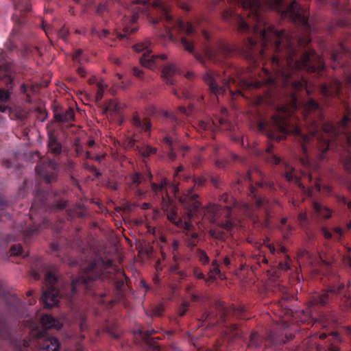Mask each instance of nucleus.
Returning <instances> with one entry per match:
<instances>
[{"label": "nucleus", "instance_id": "nucleus-37", "mask_svg": "<svg viewBox=\"0 0 351 351\" xmlns=\"http://www.w3.org/2000/svg\"><path fill=\"white\" fill-rule=\"evenodd\" d=\"M285 261L279 262L278 267L281 270L287 271L290 267V265H289V256L287 255H285Z\"/></svg>", "mask_w": 351, "mask_h": 351}, {"label": "nucleus", "instance_id": "nucleus-12", "mask_svg": "<svg viewBox=\"0 0 351 351\" xmlns=\"http://www.w3.org/2000/svg\"><path fill=\"white\" fill-rule=\"evenodd\" d=\"M251 176L250 173L245 176L244 180L247 182V193L252 199V205L255 206L256 208H261L264 206L267 203V199L265 197H261V193L258 192V189L267 187L270 189L273 187V184L267 182L265 180H261L256 182V186H253L251 182Z\"/></svg>", "mask_w": 351, "mask_h": 351}, {"label": "nucleus", "instance_id": "nucleus-32", "mask_svg": "<svg viewBox=\"0 0 351 351\" xmlns=\"http://www.w3.org/2000/svg\"><path fill=\"white\" fill-rule=\"evenodd\" d=\"M195 289V287L194 286L190 285H186L185 288L187 297L190 298L192 301H195L197 298Z\"/></svg>", "mask_w": 351, "mask_h": 351}, {"label": "nucleus", "instance_id": "nucleus-39", "mask_svg": "<svg viewBox=\"0 0 351 351\" xmlns=\"http://www.w3.org/2000/svg\"><path fill=\"white\" fill-rule=\"evenodd\" d=\"M130 73L135 77L141 79L143 77V70L137 66H132L130 69Z\"/></svg>", "mask_w": 351, "mask_h": 351}, {"label": "nucleus", "instance_id": "nucleus-4", "mask_svg": "<svg viewBox=\"0 0 351 351\" xmlns=\"http://www.w3.org/2000/svg\"><path fill=\"white\" fill-rule=\"evenodd\" d=\"M219 201L220 204H210L206 208H200L199 202V215L203 214L204 217L215 223L209 231L212 237L224 240L233 227V223L229 220L232 197L227 193H223L220 195Z\"/></svg>", "mask_w": 351, "mask_h": 351}, {"label": "nucleus", "instance_id": "nucleus-62", "mask_svg": "<svg viewBox=\"0 0 351 351\" xmlns=\"http://www.w3.org/2000/svg\"><path fill=\"white\" fill-rule=\"evenodd\" d=\"M51 247L53 251H57L59 249V245L57 243H52L51 244Z\"/></svg>", "mask_w": 351, "mask_h": 351}, {"label": "nucleus", "instance_id": "nucleus-29", "mask_svg": "<svg viewBox=\"0 0 351 351\" xmlns=\"http://www.w3.org/2000/svg\"><path fill=\"white\" fill-rule=\"evenodd\" d=\"M10 254L12 256H21L23 257H26L28 256V252L25 251L23 249L22 246L20 244L13 245L10 247Z\"/></svg>", "mask_w": 351, "mask_h": 351}, {"label": "nucleus", "instance_id": "nucleus-38", "mask_svg": "<svg viewBox=\"0 0 351 351\" xmlns=\"http://www.w3.org/2000/svg\"><path fill=\"white\" fill-rule=\"evenodd\" d=\"M298 221L302 228H304L307 222V216L305 213H300L298 216Z\"/></svg>", "mask_w": 351, "mask_h": 351}, {"label": "nucleus", "instance_id": "nucleus-36", "mask_svg": "<svg viewBox=\"0 0 351 351\" xmlns=\"http://www.w3.org/2000/svg\"><path fill=\"white\" fill-rule=\"evenodd\" d=\"M336 199L339 203L346 205L351 212V201H348L346 197L339 195L336 196Z\"/></svg>", "mask_w": 351, "mask_h": 351}, {"label": "nucleus", "instance_id": "nucleus-26", "mask_svg": "<svg viewBox=\"0 0 351 351\" xmlns=\"http://www.w3.org/2000/svg\"><path fill=\"white\" fill-rule=\"evenodd\" d=\"M15 9L21 12H29L30 10V4L29 0H14Z\"/></svg>", "mask_w": 351, "mask_h": 351}, {"label": "nucleus", "instance_id": "nucleus-51", "mask_svg": "<svg viewBox=\"0 0 351 351\" xmlns=\"http://www.w3.org/2000/svg\"><path fill=\"white\" fill-rule=\"evenodd\" d=\"M80 328L82 332L85 331L88 329V326L86 322V319L84 318H82L80 324Z\"/></svg>", "mask_w": 351, "mask_h": 351}, {"label": "nucleus", "instance_id": "nucleus-30", "mask_svg": "<svg viewBox=\"0 0 351 351\" xmlns=\"http://www.w3.org/2000/svg\"><path fill=\"white\" fill-rule=\"evenodd\" d=\"M261 341L259 335L256 332H252L250 336L248 347L256 348L261 345Z\"/></svg>", "mask_w": 351, "mask_h": 351}, {"label": "nucleus", "instance_id": "nucleus-58", "mask_svg": "<svg viewBox=\"0 0 351 351\" xmlns=\"http://www.w3.org/2000/svg\"><path fill=\"white\" fill-rule=\"evenodd\" d=\"M189 150V147L186 146H180L179 147V151L180 152H182V156H184L185 155V152H187Z\"/></svg>", "mask_w": 351, "mask_h": 351}, {"label": "nucleus", "instance_id": "nucleus-8", "mask_svg": "<svg viewBox=\"0 0 351 351\" xmlns=\"http://www.w3.org/2000/svg\"><path fill=\"white\" fill-rule=\"evenodd\" d=\"M0 304H5L9 312L14 315H19L21 301L14 294L7 292L0 283ZM0 339L11 345L19 346L13 335L12 329L6 319L0 315Z\"/></svg>", "mask_w": 351, "mask_h": 351}, {"label": "nucleus", "instance_id": "nucleus-46", "mask_svg": "<svg viewBox=\"0 0 351 351\" xmlns=\"http://www.w3.org/2000/svg\"><path fill=\"white\" fill-rule=\"evenodd\" d=\"M233 189L234 190H238V191H243L244 189V186H243V181L241 178H239L237 181V183L235 184L234 186H233Z\"/></svg>", "mask_w": 351, "mask_h": 351}, {"label": "nucleus", "instance_id": "nucleus-50", "mask_svg": "<svg viewBox=\"0 0 351 351\" xmlns=\"http://www.w3.org/2000/svg\"><path fill=\"white\" fill-rule=\"evenodd\" d=\"M110 60L114 63V64L117 65V66H120L121 64V60L119 58H117L114 56H110Z\"/></svg>", "mask_w": 351, "mask_h": 351}, {"label": "nucleus", "instance_id": "nucleus-25", "mask_svg": "<svg viewBox=\"0 0 351 351\" xmlns=\"http://www.w3.org/2000/svg\"><path fill=\"white\" fill-rule=\"evenodd\" d=\"M221 272L219 269V265L216 261H213L212 263V268L209 270L206 281L208 282H213L215 280L217 276H219Z\"/></svg>", "mask_w": 351, "mask_h": 351}, {"label": "nucleus", "instance_id": "nucleus-60", "mask_svg": "<svg viewBox=\"0 0 351 351\" xmlns=\"http://www.w3.org/2000/svg\"><path fill=\"white\" fill-rule=\"evenodd\" d=\"M302 176L306 178L308 181L312 180V176L311 173L302 172Z\"/></svg>", "mask_w": 351, "mask_h": 351}, {"label": "nucleus", "instance_id": "nucleus-35", "mask_svg": "<svg viewBox=\"0 0 351 351\" xmlns=\"http://www.w3.org/2000/svg\"><path fill=\"white\" fill-rule=\"evenodd\" d=\"M218 51L213 47H207L205 49L206 56L210 60H214Z\"/></svg>", "mask_w": 351, "mask_h": 351}, {"label": "nucleus", "instance_id": "nucleus-13", "mask_svg": "<svg viewBox=\"0 0 351 351\" xmlns=\"http://www.w3.org/2000/svg\"><path fill=\"white\" fill-rule=\"evenodd\" d=\"M219 79V75L210 70L207 71L203 77V80L208 85L210 92L215 95H223L227 88L229 89L230 93L233 95V92L230 87V82L235 83V80L232 78L223 80V86H221L218 84Z\"/></svg>", "mask_w": 351, "mask_h": 351}, {"label": "nucleus", "instance_id": "nucleus-45", "mask_svg": "<svg viewBox=\"0 0 351 351\" xmlns=\"http://www.w3.org/2000/svg\"><path fill=\"white\" fill-rule=\"evenodd\" d=\"M107 6L106 4L100 3L97 6V12L100 15H103L105 12L107 11Z\"/></svg>", "mask_w": 351, "mask_h": 351}, {"label": "nucleus", "instance_id": "nucleus-7", "mask_svg": "<svg viewBox=\"0 0 351 351\" xmlns=\"http://www.w3.org/2000/svg\"><path fill=\"white\" fill-rule=\"evenodd\" d=\"M62 324L50 315H43L40 318V324L32 327L30 337L38 341V345L43 351H58L60 343L58 339L51 336L48 330L61 329Z\"/></svg>", "mask_w": 351, "mask_h": 351}, {"label": "nucleus", "instance_id": "nucleus-5", "mask_svg": "<svg viewBox=\"0 0 351 351\" xmlns=\"http://www.w3.org/2000/svg\"><path fill=\"white\" fill-rule=\"evenodd\" d=\"M49 193L37 190L34 199L30 208L29 219L32 224L28 228L23 230L25 238H32L36 235L40 229L49 226L50 223L45 217V213L53 209L63 210L66 208V201L60 199L53 204L48 201Z\"/></svg>", "mask_w": 351, "mask_h": 351}, {"label": "nucleus", "instance_id": "nucleus-59", "mask_svg": "<svg viewBox=\"0 0 351 351\" xmlns=\"http://www.w3.org/2000/svg\"><path fill=\"white\" fill-rule=\"evenodd\" d=\"M268 248L269 250V252L272 254H274L276 252V247H274V245H268Z\"/></svg>", "mask_w": 351, "mask_h": 351}, {"label": "nucleus", "instance_id": "nucleus-53", "mask_svg": "<svg viewBox=\"0 0 351 351\" xmlns=\"http://www.w3.org/2000/svg\"><path fill=\"white\" fill-rule=\"evenodd\" d=\"M286 252H287V248L285 246L281 245H280L278 246V248L276 250V252L278 254H285L286 253Z\"/></svg>", "mask_w": 351, "mask_h": 351}, {"label": "nucleus", "instance_id": "nucleus-52", "mask_svg": "<svg viewBox=\"0 0 351 351\" xmlns=\"http://www.w3.org/2000/svg\"><path fill=\"white\" fill-rule=\"evenodd\" d=\"M8 205L7 201L3 197H0V210H3Z\"/></svg>", "mask_w": 351, "mask_h": 351}, {"label": "nucleus", "instance_id": "nucleus-40", "mask_svg": "<svg viewBox=\"0 0 351 351\" xmlns=\"http://www.w3.org/2000/svg\"><path fill=\"white\" fill-rule=\"evenodd\" d=\"M199 261L202 262L203 264H207L209 262V258L204 251L199 249Z\"/></svg>", "mask_w": 351, "mask_h": 351}, {"label": "nucleus", "instance_id": "nucleus-22", "mask_svg": "<svg viewBox=\"0 0 351 351\" xmlns=\"http://www.w3.org/2000/svg\"><path fill=\"white\" fill-rule=\"evenodd\" d=\"M313 208L319 218L328 219L332 215V210L330 209L317 202L313 203Z\"/></svg>", "mask_w": 351, "mask_h": 351}, {"label": "nucleus", "instance_id": "nucleus-61", "mask_svg": "<svg viewBox=\"0 0 351 351\" xmlns=\"http://www.w3.org/2000/svg\"><path fill=\"white\" fill-rule=\"evenodd\" d=\"M185 76H186V77L187 79H189V80H192V79H193V78H194V77H195V73H193V72H190V71H189V72H187V73L186 74V75H185Z\"/></svg>", "mask_w": 351, "mask_h": 351}, {"label": "nucleus", "instance_id": "nucleus-20", "mask_svg": "<svg viewBox=\"0 0 351 351\" xmlns=\"http://www.w3.org/2000/svg\"><path fill=\"white\" fill-rule=\"evenodd\" d=\"M177 73V69L173 64H167L162 70L161 77L167 85H174L176 80L175 75Z\"/></svg>", "mask_w": 351, "mask_h": 351}, {"label": "nucleus", "instance_id": "nucleus-10", "mask_svg": "<svg viewBox=\"0 0 351 351\" xmlns=\"http://www.w3.org/2000/svg\"><path fill=\"white\" fill-rule=\"evenodd\" d=\"M273 149V145H268L264 156L267 162L276 165H280L282 167L280 173L288 182H292L295 184H298L300 187L304 188V186L300 183V178L295 174V169L290 166L288 162L282 161L280 157L272 153Z\"/></svg>", "mask_w": 351, "mask_h": 351}, {"label": "nucleus", "instance_id": "nucleus-9", "mask_svg": "<svg viewBox=\"0 0 351 351\" xmlns=\"http://www.w3.org/2000/svg\"><path fill=\"white\" fill-rule=\"evenodd\" d=\"M11 64L5 59L3 52L0 53V85L5 86L6 89L0 88V112H5L8 109L7 103L10 99V90L14 82L12 75Z\"/></svg>", "mask_w": 351, "mask_h": 351}, {"label": "nucleus", "instance_id": "nucleus-17", "mask_svg": "<svg viewBox=\"0 0 351 351\" xmlns=\"http://www.w3.org/2000/svg\"><path fill=\"white\" fill-rule=\"evenodd\" d=\"M157 331L154 329H147L146 330H139V333L146 343L147 351H160L159 344L155 341V339L159 340L160 338L152 337V336Z\"/></svg>", "mask_w": 351, "mask_h": 351}, {"label": "nucleus", "instance_id": "nucleus-1", "mask_svg": "<svg viewBox=\"0 0 351 351\" xmlns=\"http://www.w3.org/2000/svg\"><path fill=\"white\" fill-rule=\"evenodd\" d=\"M125 10L122 18L124 34L117 31L110 32L107 29L99 31L93 28L92 34L98 36L106 43L108 41L114 42L117 39L122 40L127 35L134 33L137 30L134 23L138 18L139 13H143L147 15L152 24L158 25L160 29L162 28L163 35L172 41L176 40L175 35L176 34H185L188 37L183 36L181 38L182 45L185 51L192 54L195 58H197L194 48V41L191 38L195 32L193 27L189 22L174 19L170 12L169 3L157 0L151 5L149 0H132L130 4L127 5Z\"/></svg>", "mask_w": 351, "mask_h": 351}, {"label": "nucleus", "instance_id": "nucleus-43", "mask_svg": "<svg viewBox=\"0 0 351 351\" xmlns=\"http://www.w3.org/2000/svg\"><path fill=\"white\" fill-rule=\"evenodd\" d=\"M334 232L336 235L334 237V239L339 240L343 234V230L340 227H335L333 229Z\"/></svg>", "mask_w": 351, "mask_h": 351}, {"label": "nucleus", "instance_id": "nucleus-28", "mask_svg": "<svg viewBox=\"0 0 351 351\" xmlns=\"http://www.w3.org/2000/svg\"><path fill=\"white\" fill-rule=\"evenodd\" d=\"M121 108V104L115 99L110 100L106 106V110L110 111L114 114H119Z\"/></svg>", "mask_w": 351, "mask_h": 351}, {"label": "nucleus", "instance_id": "nucleus-64", "mask_svg": "<svg viewBox=\"0 0 351 351\" xmlns=\"http://www.w3.org/2000/svg\"><path fill=\"white\" fill-rule=\"evenodd\" d=\"M11 162L9 160H5L3 161V165L7 168H9L11 167Z\"/></svg>", "mask_w": 351, "mask_h": 351}, {"label": "nucleus", "instance_id": "nucleus-11", "mask_svg": "<svg viewBox=\"0 0 351 351\" xmlns=\"http://www.w3.org/2000/svg\"><path fill=\"white\" fill-rule=\"evenodd\" d=\"M151 43L146 40L144 43H138L133 46L134 51L137 52H143V55L139 58L140 63L142 66L148 69H155L158 67L159 62L167 58L165 54L151 55L152 50L150 49Z\"/></svg>", "mask_w": 351, "mask_h": 351}, {"label": "nucleus", "instance_id": "nucleus-42", "mask_svg": "<svg viewBox=\"0 0 351 351\" xmlns=\"http://www.w3.org/2000/svg\"><path fill=\"white\" fill-rule=\"evenodd\" d=\"M322 234L324 236V237L325 238V239L326 240H329V239H331L333 237L332 236V234L331 232H330L327 228H323L322 229Z\"/></svg>", "mask_w": 351, "mask_h": 351}, {"label": "nucleus", "instance_id": "nucleus-18", "mask_svg": "<svg viewBox=\"0 0 351 351\" xmlns=\"http://www.w3.org/2000/svg\"><path fill=\"white\" fill-rule=\"evenodd\" d=\"M221 318L223 322H226L228 317L232 314L233 316L239 319H245L244 315V309L243 307L227 308L223 305L221 306Z\"/></svg>", "mask_w": 351, "mask_h": 351}, {"label": "nucleus", "instance_id": "nucleus-56", "mask_svg": "<svg viewBox=\"0 0 351 351\" xmlns=\"http://www.w3.org/2000/svg\"><path fill=\"white\" fill-rule=\"evenodd\" d=\"M223 263L226 267H230V260L228 257H225L223 260Z\"/></svg>", "mask_w": 351, "mask_h": 351}, {"label": "nucleus", "instance_id": "nucleus-23", "mask_svg": "<svg viewBox=\"0 0 351 351\" xmlns=\"http://www.w3.org/2000/svg\"><path fill=\"white\" fill-rule=\"evenodd\" d=\"M54 117L59 122L68 123L74 119L75 113L72 108H68L64 111L56 112Z\"/></svg>", "mask_w": 351, "mask_h": 351}, {"label": "nucleus", "instance_id": "nucleus-24", "mask_svg": "<svg viewBox=\"0 0 351 351\" xmlns=\"http://www.w3.org/2000/svg\"><path fill=\"white\" fill-rule=\"evenodd\" d=\"M163 142L167 144L169 149L168 156L171 160H174L176 158V150L177 149L176 145L173 143L171 138L165 136L163 138Z\"/></svg>", "mask_w": 351, "mask_h": 351}, {"label": "nucleus", "instance_id": "nucleus-33", "mask_svg": "<svg viewBox=\"0 0 351 351\" xmlns=\"http://www.w3.org/2000/svg\"><path fill=\"white\" fill-rule=\"evenodd\" d=\"M279 229L282 232L284 239H287L290 236V233L293 230L294 228L292 225L289 224L284 227H280Z\"/></svg>", "mask_w": 351, "mask_h": 351}, {"label": "nucleus", "instance_id": "nucleus-63", "mask_svg": "<svg viewBox=\"0 0 351 351\" xmlns=\"http://www.w3.org/2000/svg\"><path fill=\"white\" fill-rule=\"evenodd\" d=\"M32 275L36 280H38L40 278V274L35 270H32Z\"/></svg>", "mask_w": 351, "mask_h": 351}, {"label": "nucleus", "instance_id": "nucleus-14", "mask_svg": "<svg viewBox=\"0 0 351 351\" xmlns=\"http://www.w3.org/2000/svg\"><path fill=\"white\" fill-rule=\"evenodd\" d=\"M59 165L55 160L40 162L36 167V173L46 182H54L58 176Z\"/></svg>", "mask_w": 351, "mask_h": 351}, {"label": "nucleus", "instance_id": "nucleus-57", "mask_svg": "<svg viewBox=\"0 0 351 351\" xmlns=\"http://www.w3.org/2000/svg\"><path fill=\"white\" fill-rule=\"evenodd\" d=\"M202 36H204V38H205V40L206 41H208L210 39V34H208V32H207L205 30H203L202 32Z\"/></svg>", "mask_w": 351, "mask_h": 351}, {"label": "nucleus", "instance_id": "nucleus-34", "mask_svg": "<svg viewBox=\"0 0 351 351\" xmlns=\"http://www.w3.org/2000/svg\"><path fill=\"white\" fill-rule=\"evenodd\" d=\"M156 148L153 147L150 145H146L144 148H143L141 154L143 156H149L152 154H156Z\"/></svg>", "mask_w": 351, "mask_h": 351}, {"label": "nucleus", "instance_id": "nucleus-47", "mask_svg": "<svg viewBox=\"0 0 351 351\" xmlns=\"http://www.w3.org/2000/svg\"><path fill=\"white\" fill-rule=\"evenodd\" d=\"M83 53V50L82 49H77L75 51L73 56V59L74 61H78L80 62V57L82 55Z\"/></svg>", "mask_w": 351, "mask_h": 351}, {"label": "nucleus", "instance_id": "nucleus-49", "mask_svg": "<svg viewBox=\"0 0 351 351\" xmlns=\"http://www.w3.org/2000/svg\"><path fill=\"white\" fill-rule=\"evenodd\" d=\"M84 168L87 170H89L90 171H91L92 173H96L97 176L99 175V173H98L97 171V169L94 166H92V165H90L88 163H85L84 164Z\"/></svg>", "mask_w": 351, "mask_h": 351}, {"label": "nucleus", "instance_id": "nucleus-6", "mask_svg": "<svg viewBox=\"0 0 351 351\" xmlns=\"http://www.w3.org/2000/svg\"><path fill=\"white\" fill-rule=\"evenodd\" d=\"M310 302L311 306H327L336 304L345 305L351 308V281H349L348 287L339 281L330 284L327 289L312 296Z\"/></svg>", "mask_w": 351, "mask_h": 351}, {"label": "nucleus", "instance_id": "nucleus-48", "mask_svg": "<svg viewBox=\"0 0 351 351\" xmlns=\"http://www.w3.org/2000/svg\"><path fill=\"white\" fill-rule=\"evenodd\" d=\"M228 160H217L215 162V165L218 168L220 169H224L228 165Z\"/></svg>", "mask_w": 351, "mask_h": 351}, {"label": "nucleus", "instance_id": "nucleus-19", "mask_svg": "<svg viewBox=\"0 0 351 351\" xmlns=\"http://www.w3.org/2000/svg\"><path fill=\"white\" fill-rule=\"evenodd\" d=\"M47 148L49 152L54 156H58L62 153V146L53 132L48 133Z\"/></svg>", "mask_w": 351, "mask_h": 351}, {"label": "nucleus", "instance_id": "nucleus-44", "mask_svg": "<svg viewBox=\"0 0 351 351\" xmlns=\"http://www.w3.org/2000/svg\"><path fill=\"white\" fill-rule=\"evenodd\" d=\"M165 116L167 118L169 119L172 121V123H173L176 125H179V121H178V118L176 117V116L173 113L166 112Z\"/></svg>", "mask_w": 351, "mask_h": 351}, {"label": "nucleus", "instance_id": "nucleus-21", "mask_svg": "<svg viewBox=\"0 0 351 351\" xmlns=\"http://www.w3.org/2000/svg\"><path fill=\"white\" fill-rule=\"evenodd\" d=\"M132 123L134 126L139 128L141 131L149 132L152 128V123L148 119L141 120L137 113L133 115Z\"/></svg>", "mask_w": 351, "mask_h": 351}, {"label": "nucleus", "instance_id": "nucleus-54", "mask_svg": "<svg viewBox=\"0 0 351 351\" xmlns=\"http://www.w3.org/2000/svg\"><path fill=\"white\" fill-rule=\"evenodd\" d=\"M77 73L83 77L86 76V71L82 67L77 68Z\"/></svg>", "mask_w": 351, "mask_h": 351}, {"label": "nucleus", "instance_id": "nucleus-3", "mask_svg": "<svg viewBox=\"0 0 351 351\" xmlns=\"http://www.w3.org/2000/svg\"><path fill=\"white\" fill-rule=\"evenodd\" d=\"M166 185L165 180L158 184L152 182L151 188L156 197L160 201L161 208L166 213L168 220L177 227L184 228L187 231L188 246L193 248L197 243V232H191L193 228L191 221L197 216V194L195 189L192 188L181 198V202L186 210L188 218V221H184L177 214V208L167 193Z\"/></svg>", "mask_w": 351, "mask_h": 351}, {"label": "nucleus", "instance_id": "nucleus-15", "mask_svg": "<svg viewBox=\"0 0 351 351\" xmlns=\"http://www.w3.org/2000/svg\"><path fill=\"white\" fill-rule=\"evenodd\" d=\"M152 178V174L150 170H147L145 173L134 171L128 177V187L134 191L138 196H142L145 194V191L140 188V185L144 182L150 180Z\"/></svg>", "mask_w": 351, "mask_h": 351}, {"label": "nucleus", "instance_id": "nucleus-55", "mask_svg": "<svg viewBox=\"0 0 351 351\" xmlns=\"http://www.w3.org/2000/svg\"><path fill=\"white\" fill-rule=\"evenodd\" d=\"M189 341L191 343L193 344V346H194L195 347H196V346H197V339H195L194 337H191V335H189Z\"/></svg>", "mask_w": 351, "mask_h": 351}, {"label": "nucleus", "instance_id": "nucleus-31", "mask_svg": "<svg viewBox=\"0 0 351 351\" xmlns=\"http://www.w3.org/2000/svg\"><path fill=\"white\" fill-rule=\"evenodd\" d=\"M164 311V305L162 303L158 304L152 308L150 316L160 317L162 315Z\"/></svg>", "mask_w": 351, "mask_h": 351}, {"label": "nucleus", "instance_id": "nucleus-2", "mask_svg": "<svg viewBox=\"0 0 351 351\" xmlns=\"http://www.w3.org/2000/svg\"><path fill=\"white\" fill-rule=\"evenodd\" d=\"M127 277L123 271L115 269L110 259L105 260L103 258H95L90 261L84 269L79 278L73 279L71 283L66 285L68 290L61 292L56 286L58 282L57 277L51 272L45 275V290L41 300L47 308L55 306L60 299L64 296L72 302L76 293L83 289L87 294L94 296L99 304H104V298L106 292L97 291L95 287L101 284L108 283L113 286L117 293H121L124 287Z\"/></svg>", "mask_w": 351, "mask_h": 351}, {"label": "nucleus", "instance_id": "nucleus-41", "mask_svg": "<svg viewBox=\"0 0 351 351\" xmlns=\"http://www.w3.org/2000/svg\"><path fill=\"white\" fill-rule=\"evenodd\" d=\"M104 89L103 86L101 84H99L98 88H97L96 95H95L96 101H99L102 99L103 95H104Z\"/></svg>", "mask_w": 351, "mask_h": 351}, {"label": "nucleus", "instance_id": "nucleus-27", "mask_svg": "<svg viewBox=\"0 0 351 351\" xmlns=\"http://www.w3.org/2000/svg\"><path fill=\"white\" fill-rule=\"evenodd\" d=\"M189 303L187 301H183L180 306L176 308V317L174 318L175 322H178L177 317H182L185 315L189 310Z\"/></svg>", "mask_w": 351, "mask_h": 351}, {"label": "nucleus", "instance_id": "nucleus-16", "mask_svg": "<svg viewBox=\"0 0 351 351\" xmlns=\"http://www.w3.org/2000/svg\"><path fill=\"white\" fill-rule=\"evenodd\" d=\"M331 337L329 338L325 343L324 346L318 345L317 347V351H340L339 347L335 344V341H340V337L336 332H332L330 334H327L326 332H322L319 335V338L321 340H324L327 337Z\"/></svg>", "mask_w": 351, "mask_h": 351}]
</instances>
